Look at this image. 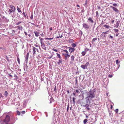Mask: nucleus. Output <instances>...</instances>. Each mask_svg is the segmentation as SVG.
Instances as JSON below:
<instances>
[{
	"mask_svg": "<svg viewBox=\"0 0 124 124\" xmlns=\"http://www.w3.org/2000/svg\"><path fill=\"white\" fill-rule=\"evenodd\" d=\"M69 104L68 105L67 107V111H68V110L69 109Z\"/></svg>",
	"mask_w": 124,
	"mask_h": 124,
	"instance_id": "09e8293b",
	"label": "nucleus"
},
{
	"mask_svg": "<svg viewBox=\"0 0 124 124\" xmlns=\"http://www.w3.org/2000/svg\"><path fill=\"white\" fill-rule=\"evenodd\" d=\"M86 4H87V3H86V2H85V3L84 4V5L85 6H86Z\"/></svg>",
	"mask_w": 124,
	"mask_h": 124,
	"instance_id": "69168bd1",
	"label": "nucleus"
},
{
	"mask_svg": "<svg viewBox=\"0 0 124 124\" xmlns=\"http://www.w3.org/2000/svg\"><path fill=\"white\" fill-rule=\"evenodd\" d=\"M25 113V111H22V112H21V113L23 114H24Z\"/></svg>",
	"mask_w": 124,
	"mask_h": 124,
	"instance_id": "79ce46f5",
	"label": "nucleus"
},
{
	"mask_svg": "<svg viewBox=\"0 0 124 124\" xmlns=\"http://www.w3.org/2000/svg\"><path fill=\"white\" fill-rule=\"evenodd\" d=\"M113 107V106L112 105H111V109H112Z\"/></svg>",
	"mask_w": 124,
	"mask_h": 124,
	"instance_id": "338daca9",
	"label": "nucleus"
},
{
	"mask_svg": "<svg viewBox=\"0 0 124 124\" xmlns=\"http://www.w3.org/2000/svg\"><path fill=\"white\" fill-rule=\"evenodd\" d=\"M29 55V53H27L25 56V61H27L28 59V58Z\"/></svg>",
	"mask_w": 124,
	"mask_h": 124,
	"instance_id": "9b49d317",
	"label": "nucleus"
},
{
	"mask_svg": "<svg viewBox=\"0 0 124 124\" xmlns=\"http://www.w3.org/2000/svg\"><path fill=\"white\" fill-rule=\"evenodd\" d=\"M3 96L1 93H0V99Z\"/></svg>",
	"mask_w": 124,
	"mask_h": 124,
	"instance_id": "603ef678",
	"label": "nucleus"
},
{
	"mask_svg": "<svg viewBox=\"0 0 124 124\" xmlns=\"http://www.w3.org/2000/svg\"><path fill=\"white\" fill-rule=\"evenodd\" d=\"M89 64V62H87L85 64V65L86 66V67H87V66Z\"/></svg>",
	"mask_w": 124,
	"mask_h": 124,
	"instance_id": "de8ad7c7",
	"label": "nucleus"
},
{
	"mask_svg": "<svg viewBox=\"0 0 124 124\" xmlns=\"http://www.w3.org/2000/svg\"><path fill=\"white\" fill-rule=\"evenodd\" d=\"M110 7L111 8L113 9V10L115 11V12H116L117 13H119V11L118 10V9L116 7L112 6H110Z\"/></svg>",
	"mask_w": 124,
	"mask_h": 124,
	"instance_id": "20e7f679",
	"label": "nucleus"
},
{
	"mask_svg": "<svg viewBox=\"0 0 124 124\" xmlns=\"http://www.w3.org/2000/svg\"><path fill=\"white\" fill-rule=\"evenodd\" d=\"M17 60L18 62H20V59L18 57H17Z\"/></svg>",
	"mask_w": 124,
	"mask_h": 124,
	"instance_id": "49530a36",
	"label": "nucleus"
},
{
	"mask_svg": "<svg viewBox=\"0 0 124 124\" xmlns=\"http://www.w3.org/2000/svg\"><path fill=\"white\" fill-rule=\"evenodd\" d=\"M12 119L13 120V122H11V123H9V122L10 120V117L8 115H7L5 118L4 120L5 124H12L14 123L15 121V119L14 118Z\"/></svg>",
	"mask_w": 124,
	"mask_h": 124,
	"instance_id": "f257e3e1",
	"label": "nucleus"
},
{
	"mask_svg": "<svg viewBox=\"0 0 124 124\" xmlns=\"http://www.w3.org/2000/svg\"><path fill=\"white\" fill-rule=\"evenodd\" d=\"M98 9H101V7H98Z\"/></svg>",
	"mask_w": 124,
	"mask_h": 124,
	"instance_id": "774afa93",
	"label": "nucleus"
},
{
	"mask_svg": "<svg viewBox=\"0 0 124 124\" xmlns=\"http://www.w3.org/2000/svg\"><path fill=\"white\" fill-rule=\"evenodd\" d=\"M89 49L86 48H85V52H87L88 50H89Z\"/></svg>",
	"mask_w": 124,
	"mask_h": 124,
	"instance_id": "c9c22d12",
	"label": "nucleus"
},
{
	"mask_svg": "<svg viewBox=\"0 0 124 124\" xmlns=\"http://www.w3.org/2000/svg\"><path fill=\"white\" fill-rule=\"evenodd\" d=\"M0 124H5V122L4 121V120H1L0 122Z\"/></svg>",
	"mask_w": 124,
	"mask_h": 124,
	"instance_id": "a211bd4d",
	"label": "nucleus"
},
{
	"mask_svg": "<svg viewBox=\"0 0 124 124\" xmlns=\"http://www.w3.org/2000/svg\"><path fill=\"white\" fill-rule=\"evenodd\" d=\"M62 54L65 57L66 59L68 57H69L70 56V55L68 54L63 53Z\"/></svg>",
	"mask_w": 124,
	"mask_h": 124,
	"instance_id": "1a4fd4ad",
	"label": "nucleus"
},
{
	"mask_svg": "<svg viewBox=\"0 0 124 124\" xmlns=\"http://www.w3.org/2000/svg\"><path fill=\"white\" fill-rule=\"evenodd\" d=\"M120 23V21L119 20L118 21L116 22V28H117L119 26V23Z\"/></svg>",
	"mask_w": 124,
	"mask_h": 124,
	"instance_id": "4468645a",
	"label": "nucleus"
},
{
	"mask_svg": "<svg viewBox=\"0 0 124 124\" xmlns=\"http://www.w3.org/2000/svg\"><path fill=\"white\" fill-rule=\"evenodd\" d=\"M88 21H90V22L91 23H93V20L91 17H89V18L88 19Z\"/></svg>",
	"mask_w": 124,
	"mask_h": 124,
	"instance_id": "f8f14e48",
	"label": "nucleus"
},
{
	"mask_svg": "<svg viewBox=\"0 0 124 124\" xmlns=\"http://www.w3.org/2000/svg\"><path fill=\"white\" fill-rule=\"evenodd\" d=\"M88 120L86 119H85L83 121V123L84 124H86V122H87Z\"/></svg>",
	"mask_w": 124,
	"mask_h": 124,
	"instance_id": "6ab92c4d",
	"label": "nucleus"
},
{
	"mask_svg": "<svg viewBox=\"0 0 124 124\" xmlns=\"http://www.w3.org/2000/svg\"><path fill=\"white\" fill-rule=\"evenodd\" d=\"M108 77L110 78H112L113 77V75L109 74L108 75Z\"/></svg>",
	"mask_w": 124,
	"mask_h": 124,
	"instance_id": "c03bdc74",
	"label": "nucleus"
},
{
	"mask_svg": "<svg viewBox=\"0 0 124 124\" xmlns=\"http://www.w3.org/2000/svg\"><path fill=\"white\" fill-rule=\"evenodd\" d=\"M63 51H64L66 53V54H68V52L66 50H64Z\"/></svg>",
	"mask_w": 124,
	"mask_h": 124,
	"instance_id": "a18cd8bd",
	"label": "nucleus"
},
{
	"mask_svg": "<svg viewBox=\"0 0 124 124\" xmlns=\"http://www.w3.org/2000/svg\"><path fill=\"white\" fill-rule=\"evenodd\" d=\"M104 33L106 34H108L109 33V31H108L106 32H104Z\"/></svg>",
	"mask_w": 124,
	"mask_h": 124,
	"instance_id": "72a5a7b5",
	"label": "nucleus"
},
{
	"mask_svg": "<svg viewBox=\"0 0 124 124\" xmlns=\"http://www.w3.org/2000/svg\"><path fill=\"white\" fill-rule=\"evenodd\" d=\"M17 9L19 12H21V10L20 9V8L18 7H17Z\"/></svg>",
	"mask_w": 124,
	"mask_h": 124,
	"instance_id": "4be33fe9",
	"label": "nucleus"
},
{
	"mask_svg": "<svg viewBox=\"0 0 124 124\" xmlns=\"http://www.w3.org/2000/svg\"><path fill=\"white\" fill-rule=\"evenodd\" d=\"M98 11H97L96 12V16H97V15H98Z\"/></svg>",
	"mask_w": 124,
	"mask_h": 124,
	"instance_id": "6e6d98bb",
	"label": "nucleus"
},
{
	"mask_svg": "<svg viewBox=\"0 0 124 124\" xmlns=\"http://www.w3.org/2000/svg\"><path fill=\"white\" fill-rule=\"evenodd\" d=\"M2 18H4V19H7V18H6V17H5V16H3V17H2Z\"/></svg>",
	"mask_w": 124,
	"mask_h": 124,
	"instance_id": "052dcab7",
	"label": "nucleus"
},
{
	"mask_svg": "<svg viewBox=\"0 0 124 124\" xmlns=\"http://www.w3.org/2000/svg\"><path fill=\"white\" fill-rule=\"evenodd\" d=\"M101 35L103 36L104 37H105L106 35V34H105L104 32H103L102 33Z\"/></svg>",
	"mask_w": 124,
	"mask_h": 124,
	"instance_id": "aec40b11",
	"label": "nucleus"
},
{
	"mask_svg": "<svg viewBox=\"0 0 124 124\" xmlns=\"http://www.w3.org/2000/svg\"><path fill=\"white\" fill-rule=\"evenodd\" d=\"M81 67L84 69H86L87 68V67H86V66L85 65H82L81 66Z\"/></svg>",
	"mask_w": 124,
	"mask_h": 124,
	"instance_id": "f3484780",
	"label": "nucleus"
},
{
	"mask_svg": "<svg viewBox=\"0 0 124 124\" xmlns=\"http://www.w3.org/2000/svg\"><path fill=\"white\" fill-rule=\"evenodd\" d=\"M83 102V100H82V101L80 102V103L81 104V103H82V104H81V105L83 106H84L85 105V107L88 110H90V108L88 107L89 105L88 104H85L84 103H82Z\"/></svg>",
	"mask_w": 124,
	"mask_h": 124,
	"instance_id": "7ed1b4c3",
	"label": "nucleus"
},
{
	"mask_svg": "<svg viewBox=\"0 0 124 124\" xmlns=\"http://www.w3.org/2000/svg\"><path fill=\"white\" fill-rule=\"evenodd\" d=\"M12 11L11 9H9V14H10L12 12Z\"/></svg>",
	"mask_w": 124,
	"mask_h": 124,
	"instance_id": "473e14b6",
	"label": "nucleus"
},
{
	"mask_svg": "<svg viewBox=\"0 0 124 124\" xmlns=\"http://www.w3.org/2000/svg\"><path fill=\"white\" fill-rule=\"evenodd\" d=\"M73 40L72 39H70L69 40V42L70 43H71L73 42Z\"/></svg>",
	"mask_w": 124,
	"mask_h": 124,
	"instance_id": "b1692460",
	"label": "nucleus"
},
{
	"mask_svg": "<svg viewBox=\"0 0 124 124\" xmlns=\"http://www.w3.org/2000/svg\"><path fill=\"white\" fill-rule=\"evenodd\" d=\"M73 102L74 103H75V98H74V97L73 98Z\"/></svg>",
	"mask_w": 124,
	"mask_h": 124,
	"instance_id": "8fccbe9b",
	"label": "nucleus"
},
{
	"mask_svg": "<svg viewBox=\"0 0 124 124\" xmlns=\"http://www.w3.org/2000/svg\"><path fill=\"white\" fill-rule=\"evenodd\" d=\"M36 48L34 47L33 48V54L35 53L36 50Z\"/></svg>",
	"mask_w": 124,
	"mask_h": 124,
	"instance_id": "2eb2a0df",
	"label": "nucleus"
},
{
	"mask_svg": "<svg viewBox=\"0 0 124 124\" xmlns=\"http://www.w3.org/2000/svg\"><path fill=\"white\" fill-rule=\"evenodd\" d=\"M119 34V33H116V36H118V35Z\"/></svg>",
	"mask_w": 124,
	"mask_h": 124,
	"instance_id": "5fc2aeb1",
	"label": "nucleus"
},
{
	"mask_svg": "<svg viewBox=\"0 0 124 124\" xmlns=\"http://www.w3.org/2000/svg\"><path fill=\"white\" fill-rule=\"evenodd\" d=\"M114 30L115 32H118V30L117 29H114Z\"/></svg>",
	"mask_w": 124,
	"mask_h": 124,
	"instance_id": "58836bf2",
	"label": "nucleus"
},
{
	"mask_svg": "<svg viewBox=\"0 0 124 124\" xmlns=\"http://www.w3.org/2000/svg\"><path fill=\"white\" fill-rule=\"evenodd\" d=\"M108 37L109 38H110L112 39H113V38L112 36L110 35H109Z\"/></svg>",
	"mask_w": 124,
	"mask_h": 124,
	"instance_id": "a878e982",
	"label": "nucleus"
},
{
	"mask_svg": "<svg viewBox=\"0 0 124 124\" xmlns=\"http://www.w3.org/2000/svg\"><path fill=\"white\" fill-rule=\"evenodd\" d=\"M92 123H91V124H90V122H87V124H92Z\"/></svg>",
	"mask_w": 124,
	"mask_h": 124,
	"instance_id": "e2e57ef3",
	"label": "nucleus"
},
{
	"mask_svg": "<svg viewBox=\"0 0 124 124\" xmlns=\"http://www.w3.org/2000/svg\"><path fill=\"white\" fill-rule=\"evenodd\" d=\"M24 33L25 34V35H26V36H27V32H25V31H24Z\"/></svg>",
	"mask_w": 124,
	"mask_h": 124,
	"instance_id": "4d7b16f0",
	"label": "nucleus"
},
{
	"mask_svg": "<svg viewBox=\"0 0 124 124\" xmlns=\"http://www.w3.org/2000/svg\"><path fill=\"white\" fill-rule=\"evenodd\" d=\"M41 44V46L43 49L44 50H46V47L44 43L43 42L40 43Z\"/></svg>",
	"mask_w": 124,
	"mask_h": 124,
	"instance_id": "423d86ee",
	"label": "nucleus"
},
{
	"mask_svg": "<svg viewBox=\"0 0 124 124\" xmlns=\"http://www.w3.org/2000/svg\"><path fill=\"white\" fill-rule=\"evenodd\" d=\"M53 50H54V51L55 52H57L58 51V50H57L55 49L54 48H53Z\"/></svg>",
	"mask_w": 124,
	"mask_h": 124,
	"instance_id": "a19ab883",
	"label": "nucleus"
},
{
	"mask_svg": "<svg viewBox=\"0 0 124 124\" xmlns=\"http://www.w3.org/2000/svg\"><path fill=\"white\" fill-rule=\"evenodd\" d=\"M17 29L19 30H22V26H17Z\"/></svg>",
	"mask_w": 124,
	"mask_h": 124,
	"instance_id": "dca6fc26",
	"label": "nucleus"
},
{
	"mask_svg": "<svg viewBox=\"0 0 124 124\" xmlns=\"http://www.w3.org/2000/svg\"><path fill=\"white\" fill-rule=\"evenodd\" d=\"M23 14L24 16V17H26V16L25 13L24 12H23Z\"/></svg>",
	"mask_w": 124,
	"mask_h": 124,
	"instance_id": "864d4df0",
	"label": "nucleus"
},
{
	"mask_svg": "<svg viewBox=\"0 0 124 124\" xmlns=\"http://www.w3.org/2000/svg\"><path fill=\"white\" fill-rule=\"evenodd\" d=\"M82 34H83L82 32L81 31H79V34L80 35V36H82Z\"/></svg>",
	"mask_w": 124,
	"mask_h": 124,
	"instance_id": "7c9ffc66",
	"label": "nucleus"
},
{
	"mask_svg": "<svg viewBox=\"0 0 124 124\" xmlns=\"http://www.w3.org/2000/svg\"><path fill=\"white\" fill-rule=\"evenodd\" d=\"M76 46V44L75 43H73L71 44V46L73 47H74Z\"/></svg>",
	"mask_w": 124,
	"mask_h": 124,
	"instance_id": "393cba45",
	"label": "nucleus"
},
{
	"mask_svg": "<svg viewBox=\"0 0 124 124\" xmlns=\"http://www.w3.org/2000/svg\"><path fill=\"white\" fill-rule=\"evenodd\" d=\"M69 48H70L69 50V51L70 53H72L73 52L75 49L74 48L72 47H69Z\"/></svg>",
	"mask_w": 124,
	"mask_h": 124,
	"instance_id": "9d476101",
	"label": "nucleus"
},
{
	"mask_svg": "<svg viewBox=\"0 0 124 124\" xmlns=\"http://www.w3.org/2000/svg\"><path fill=\"white\" fill-rule=\"evenodd\" d=\"M82 54L84 56L85 54V51L82 52Z\"/></svg>",
	"mask_w": 124,
	"mask_h": 124,
	"instance_id": "cd10ccee",
	"label": "nucleus"
},
{
	"mask_svg": "<svg viewBox=\"0 0 124 124\" xmlns=\"http://www.w3.org/2000/svg\"><path fill=\"white\" fill-rule=\"evenodd\" d=\"M56 86H55L54 87V91H55L56 90Z\"/></svg>",
	"mask_w": 124,
	"mask_h": 124,
	"instance_id": "13d9d810",
	"label": "nucleus"
},
{
	"mask_svg": "<svg viewBox=\"0 0 124 124\" xmlns=\"http://www.w3.org/2000/svg\"><path fill=\"white\" fill-rule=\"evenodd\" d=\"M5 19L8 22L9 21L8 19H7H7Z\"/></svg>",
	"mask_w": 124,
	"mask_h": 124,
	"instance_id": "0e129e2a",
	"label": "nucleus"
},
{
	"mask_svg": "<svg viewBox=\"0 0 124 124\" xmlns=\"http://www.w3.org/2000/svg\"><path fill=\"white\" fill-rule=\"evenodd\" d=\"M97 38H94L92 40V42H94L95 41V40H97Z\"/></svg>",
	"mask_w": 124,
	"mask_h": 124,
	"instance_id": "5701e85b",
	"label": "nucleus"
},
{
	"mask_svg": "<svg viewBox=\"0 0 124 124\" xmlns=\"http://www.w3.org/2000/svg\"><path fill=\"white\" fill-rule=\"evenodd\" d=\"M44 40V39H43L42 38H41L40 39V43L41 42H43V40Z\"/></svg>",
	"mask_w": 124,
	"mask_h": 124,
	"instance_id": "e433bc0d",
	"label": "nucleus"
},
{
	"mask_svg": "<svg viewBox=\"0 0 124 124\" xmlns=\"http://www.w3.org/2000/svg\"><path fill=\"white\" fill-rule=\"evenodd\" d=\"M83 26L86 29H87L89 28V26L88 24L85 23L83 24Z\"/></svg>",
	"mask_w": 124,
	"mask_h": 124,
	"instance_id": "39448f33",
	"label": "nucleus"
},
{
	"mask_svg": "<svg viewBox=\"0 0 124 124\" xmlns=\"http://www.w3.org/2000/svg\"><path fill=\"white\" fill-rule=\"evenodd\" d=\"M71 60L72 61H73L74 60V56L73 55L71 57Z\"/></svg>",
	"mask_w": 124,
	"mask_h": 124,
	"instance_id": "c756f323",
	"label": "nucleus"
},
{
	"mask_svg": "<svg viewBox=\"0 0 124 124\" xmlns=\"http://www.w3.org/2000/svg\"><path fill=\"white\" fill-rule=\"evenodd\" d=\"M95 97V95L94 94V92L90 90L88 93L87 97L86 98L87 99L89 100V98L90 99L94 98Z\"/></svg>",
	"mask_w": 124,
	"mask_h": 124,
	"instance_id": "f03ea898",
	"label": "nucleus"
},
{
	"mask_svg": "<svg viewBox=\"0 0 124 124\" xmlns=\"http://www.w3.org/2000/svg\"><path fill=\"white\" fill-rule=\"evenodd\" d=\"M14 77L16 78V79H17V76L16 75H14Z\"/></svg>",
	"mask_w": 124,
	"mask_h": 124,
	"instance_id": "3c124183",
	"label": "nucleus"
},
{
	"mask_svg": "<svg viewBox=\"0 0 124 124\" xmlns=\"http://www.w3.org/2000/svg\"><path fill=\"white\" fill-rule=\"evenodd\" d=\"M56 54L57 55V57L59 58L60 59L59 60V62H62V57L59 54H58V53H57Z\"/></svg>",
	"mask_w": 124,
	"mask_h": 124,
	"instance_id": "0eeeda50",
	"label": "nucleus"
},
{
	"mask_svg": "<svg viewBox=\"0 0 124 124\" xmlns=\"http://www.w3.org/2000/svg\"><path fill=\"white\" fill-rule=\"evenodd\" d=\"M113 5L115 7H116L117 6V5L116 3H114L113 4Z\"/></svg>",
	"mask_w": 124,
	"mask_h": 124,
	"instance_id": "ea45409f",
	"label": "nucleus"
},
{
	"mask_svg": "<svg viewBox=\"0 0 124 124\" xmlns=\"http://www.w3.org/2000/svg\"><path fill=\"white\" fill-rule=\"evenodd\" d=\"M53 39V38H46L45 39H48V40H51Z\"/></svg>",
	"mask_w": 124,
	"mask_h": 124,
	"instance_id": "c85d7f7f",
	"label": "nucleus"
},
{
	"mask_svg": "<svg viewBox=\"0 0 124 124\" xmlns=\"http://www.w3.org/2000/svg\"><path fill=\"white\" fill-rule=\"evenodd\" d=\"M116 64L117 65H119V62H116Z\"/></svg>",
	"mask_w": 124,
	"mask_h": 124,
	"instance_id": "bf43d9fd",
	"label": "nucleus"
},
{
	"mask_svg": "<svg viewBox=\"0 0 124 124\" xmlns=\"http://www.w3.org/2000/svg\"><path fill=\"white\" fill-rule=\"evenodd\" d=\"M17 113L18 114V115L19 116L20 115V112L18 111H17Z\"/></svg>",
	"mask_w": 124,
	"mask_h": 124,
	"instance_id": "2f4dec72",
	"label": "nucleus"
},
{
	"mask_svg": "<svg viewBox=\"0 0 124 124\" xmlns=\"http://www.w3.org/2000/svg\"><path fill=\"white\" fill-rule=\"evenodd\" d=\"M8 93L7 91H6L5 92V95L6 96H7L8 95Z\"/></svg>",
	"mask_w": 124,
	"mask_h": 124,
	"instance_id": "bb28decb",
	"label": "nucleus"
},
{
	"mask_svg": "<svg viewBox=\"0 0 124 124\" xmlns=\"http://www.w3.org/2000/svg\"><path fill=\"white\" fill-rule=\"evenodd\" d=\"M103 27H105L107 28H109L110 26L108 25H104L103 26Z\"/></svg>",
	"mask_w": 124,
	"mask_h": 124,
	"instance_id": "412c9836",
	"label": "nucleus"
},
{
	"mask_svg": "<svg viewBox=\"0 0 124 124\" xmlns=\"http://www.w3.org/2000/svg\"><path fill=\"white\" fill-rule=\"evenodd\" d=\"M33 32L35 34V35L36 37L38 36L39 34V32L34 31Z\"/></svg>",
	"mask_w": 124,
	"mask_h": 124,
	"instance_id": "ddd939ff",
	"label": "nucleus"
},
{
	"mask_svg": "<svg viewBox=\"0 0 124 124\" xmlns=\"http://www.w3.org/2000/svg\"><path fill=\"white\" fill-rule=\"evenodd\" d=\"M9 75V76L10 77H11L12 78L13 77V76H12V75H11L10 74Z\"/></svg>",
	"mask_w": 124,
	"mask_h": 124,
	"instance_id": "680f3d73",
	"label": "nucleus"
},
{
	"mask_svg": "<svg viewBox=\"0 0 124 124\" xmlns=\"http://www.w3.org/2000/svg\"><path fill=\"white\" fill-rule=\"evenodd\" d=\"M10 7L12 12H14L16 10V8L13 5H10Z\"/></svg>",
	"mask_w": 124,
	"mask_h": 124,
	"instance_id": "6e6552de",
	"label": "nucleus"
},
{
	"mask_svg": "<svg viewBox=\"0 0 124 124\" xmlns=\"http://www.w3.org/2000/svg\"><path fill=\"white\" fill-rule=\"evenodd\" d=\"M118 111V109H116L115 111L116 112V113H117Z\"/></svg>",
	"mask_w": 124,
	"mask_h": 124,
	"instance_id": "4c0bfd02",
	"label": "nucleus"
},
{
	"mask_svg": "<svg viewBox=\"0 0 124 124\" xmlns=\"http://www.w3.org/2000/svg\"><path fill=\"white\" fill-rule=\"evenodd\" d=\"M22 23L21 22H20V21L18 23H16V25H18L20 23Z\"/></svg>",
	"mask_w": 124,
	"mask_h": 124,
	"instance_id": "f704fd0d",
	"label": "nucleus"
},
{
	"mask_svg": "<svg viewBox=\"0 0 124 124\" xmlns=\"http://www.w3.org/2000/svg\"><path fill=\"white\" fill-rule=\"evenodd\" d=\"M33 17L32 14H31V16L30 17V18L31 19H32L33 18Z\"/></svg>",
	"mask_w": 124,
	"mask_h": 124,
	"instance_id": "37998d69",
	"label": "nucleus"
}]
</instances>
